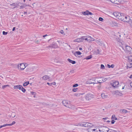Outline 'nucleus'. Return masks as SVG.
I'll list each match as a JSON object with an SVG mask.
<instances>
[{
    "mask_svg": "<svg viewBox=\"0 0 132 132\" xmlns=\"http://www.w3.org/2000/svg\"><path fill=\"white\" fill-rule=\"evenodd\" d=\"M92 57V56L90 55L87 56L84 59H86V60H89L91 59Z\"/></svg>",
    "mask_w": 132,
    "mask_h": 132,
    "instance_id": "nucleus-35",
    "label": "nucleus"
},
{
    "mask_svg": "<svg viewBox=\"0 0 132 132\" xmlns=\"http://www.w3.org/2000/svg\"><path fill=\"white\" fill-rule=\"evenodd\" d=\"M100 68L101 69H105V67L103 64H101V65Z\"/></svg>",
    "mask_w": 132,
    "mask_h": 132,
    "instance_id": "nucleus-43",
    "label": "nucleus"
},
{
    "mask_svg": "<svg viewBox=\"0 0 132 132\" xmlns=\"http://www.w3.org/2000/svg\"><path fill=\"white\" fill-rule=\"evenodd\" d=\"M6 126H7L6 124H5V125H2V126H0V129L3 127H6Z\"/></svg>",
    "mask_w": 132,
    "mask_h": 132,
    "instance_id": "nucleus-50",
    "label": "nucleus"
},
{
    "mask_svg": "<svg viewBox=\"0 0 132 132\" xmlns=\"http://www.w3.org/2000/svg\"><path fill=\"white\" fill-rule=\"evenodd\" d=\"M108 117H106L105 118H103V119H104V120H106L107 119H108Z\"/></svg>",
    "mask_w": 132,
    "mask_h": 132,
    "instance_id": "nucleus-60",
    "label": "nucleus"
},
{
    "mask_svg": "<svg viewBox=\"0 0 132 132\" xmlns=\"http://www.w3.org/2000/svg\"><path fill=\"white\" fill-rule=\"evenodd\" d=\"M108 130V132H119V131L110 129H109Z\"/></svg>",
    "mask_w": 132,
    "mask_h": 132,
    "instance_id": "nucleus-36",
    "label": "nucleus"
},
{
    "mask_svg": "<svg viewBox=\"0 0 132 132\" xmlns=\"http://www.w3.org/2000/svg\"><path fill=\"white\" fill-rule=\"evenodd\" d=\"M85 96H81L80 97V100L82 101H85Z\"/></svg>",
    "mask_w": 132,
    "mask_h": 132,
    "instance_id": "nucleus-33",
    "label": "nucleus"
},
{
    "mask_svg": "<svg viewBox=\"0 0 132 132\" xmlns=\"http://www.w3.org/2000/svg\"><path fill=\"white\" fill-rule=\"evenodd\" d=\"M50 78V77L47 75H45L43 77V79L44 80H46L48 79H49Z\"/></svg>",
    "mask_w": 132,
    "mask_h": 132,
    "instance_id": "nucleus-26",
    "label": "nucleus"
},
{
    "mask_svg": "<svg viewBox=\"0 0 132 132\" xmlns=\"http://www.w3.org/2000/svg\"><path fill=\"white\" fill-rule=\"evenodd\" d=\"M120 111L124 113H126L127 112V110L122 109L120 110Z\"/></svg>",
    "mask_w": 132,
    "mask_h": 132,
    "instance_id": "nucleus-37",
    "label": "nucleus"
},
{
    "mask_svg": "<svg viewBox=\"0 0 132 132\" xmlns=\"http://www.w3.org/2000/svg\"><path fill=\"white\" fill-rule=\"evenodd\" d=\"M15 121H13L10 124H7L6 125H7V126H12V125H13L14 124H15Z\"/></svg>",
    "mask_w": 132,
    "mask_h": 132,
    "instance_id": "nucleus-38",
    "label": "nucleus"
},
{
    "mask_svg": "<svg viewBox=\"0 0 132 132\" xmlns=\"http://www.w3.org/2000/svg\"><path fill=\"white\" fill-rule=\"evenodd\" d=\"M121 2V0H114V1H112L111 2L117 4H119Z\"/></svg>",
    "mask_w": 132,
    "mask_h": 132,
    "instance_id": "nucleus-12",
    "label": "nucleus"
},
{
    "mask_svg": "<svg viewBox=\"0 0 132 132\" xmlns=\"http://www.w3.org/2000/svg\"><path fill=\"white\" fill-rule=\"evenodd\" d=\"M47 84H48L49 86H51L52 85H56V83L55 82H53L49 83L48 82H47Z\"/></svg>",
    "mask_w": 132,
    "mask_h": 132,
    "instance_id": "nucleus-29",
    "label": "nucleus"
},
{
    "mask_svg": "<svg viewBox=\"0 0 132 132\" xmlns=\"http://www.w3.org/2000/svg\"><path fill=\"white\" fill-rule=\"evenodd\" d=\"M87 125L88 126V127H89L90 128L92 127L93 126L92 124L88 122Z\"/></svg>",
    "mask_w": 132,
    "mask_h": 132,
    "instance_id": "nucleus-32",
    "label": "nucleus"
},
{
    "mask_svg": "<svg viewBox=\"0 0 132 132\" xmlns=\"http://www.w3.org/2000/svg\"><path fill=\"white\" fill-rule=\"evenodd\" d=\"M21 4V3H18V4H15V3H13L11 4V5L12 6H14L15 7L14 8L16 7H17V5H19V4Z\"/></svg>",
    "mask_w": 132,
    "mask_h": 132,
    "instance_id": "nucleus-27",
    "label": "nucleus"
},
{
    "mask_svg": "<svg viewBox=\"0 0 132 132\" xmlns=\"http://www.w3.org/2000/svg\"><path fill=\"white\" fill-rule=\"evenodd\" d=\"M9 86H10L9 85H3L2 86V88L3 89H4L7 87H9Z\"/></svg>",
    "mask_w": 132,
    "mask_h": 132,
    "instance_id": "nucleus-44",
    "label": "nucleus"
},
{
    "mask_svg": "<svg viewBox=\"0 0 132 132\" xmlns=\"http://www.w3.org/2000/svg\"><path fill=\"white\" fill-rule=\"evenodd\" d=\"M60 33H61V34H63V33H64V32L62 30H61L60 31Z\"/></svg>",
    "mask_w": 132,
    "mask_h": 132,
    "instance_id": "nucleus-58",
    "label": "nucleus"
},
{
    "mask_svg": "<svg viewBox=\"0 0 132 132\" xmlns=\"http://www.w3.org/2000/svg\"><path fill=\"white\" fill-rule=\"evenodd\" d=\"M74 70H71L70 71V73H68V74H70V73L71 74L72 73H74Z\"/></svg>",
    "mask_w": 132,
    "mask_h": 132,
    "instance_id": "nucleus-45",
    "label": "nucleus"
},
{
    "mask_svg": "<svg viewBox=\"0 0 132 132\" xmlns=\"http://www.w3.org/2000/svg\"><path fill=\"white\" fill-rule=\"evenodd\" d=\"M125 48L126 49V52L128 53H130L132 51V48L129 46L127 45L126 46Z\"/></svg>",
    "mask_w": 132,
    "mask_h": 132,
    "instance_id": "nucleus-4",
    "label": "nucleus"
},
{
    "mask_svg": "<svg viewBox=\"0 0 132 132\" xmlns=\"http://www.w3.org/2000/svg\"><path fill=\"white\" fill-rule=\"evenodd\" d=\"M74 42H82L81 40L80 39V38H77L73 40Z\"/></svg>",
    "mask_w": 132,
    "mask_h": 132,
    "instance_id": "nucleus-19",
    "label": "nucleus"
},
{
    "mask_svg": "<svg viewBox=\"0 0 132 132\" xmlns=\"http://www.w3.org/2000/svg\"><path fill=\"white\" fill-rule=\"evenodd\" d=\"M114 65L113 64H112L111 65H109V64H107L108 67L109 68H113L114 67Z\"/></svg>",
    "mask_w": 132,
    "mask_h": 132,
    "instance_id": "nucleus-31",
    "label": "nucleus"
},
{
    "mask_svg": "<svg viewBox=\"0 0 132 132\" xmlns=\"http://www.w3.org/2000/svg\"><path fill=\"white\" fill-rule=\"evenodd\" d=\"M130 85L132 87V82L130 83Z\"/></svg>",
    "mask_w": 132,
    "mask_h": 132,
    "instance_id": "nucleus-63",
    "label": "nucleus"
},
{
    "mask_svg": "<svg viewBox=\"0 0 132 132\" xmlns=\"http://www.w3.org/2000/svg\"><path fill=\"white\" fill-rule=\"evenodd\" d=\"M115 122V121L114 120L112 119L111 121V124H113Z\"/></svg>",
    "mask_w": 132,
    "mask_h": 132,
    "instance_id": "nucleus-52",
    "label": "nucleus"
},
{
    "mask_svg": "<svg viewBox=\"0 0 132 132\" xmlns=\"http://www.w3.org/2000/svg\"><path fill=\"white\" fill-rule=\"evenodd\" d=\"M88 36H86L85 39V40H87L88 42Z\"/></svg>",
    "mask_w": 132,
    "mask_h": 132,
    "instance_id": "nucleus-54",
    "label": "nucleus"
},
{
    "mask_svg": "<svg viewBox=\"0 0 132 132\" xmlns=\"http://www.w3.org/2000/svg\"><path fill=\"white\" fill-rule=\"evenodd\" d=\"M29 84V81H28L27 82H25L23 84V86H27L28 84Z\"/></svg>",
    "mask_w": 132,
    "mask_h": 132,
    "instance_id": "nucleus-34",
    "label": "nucleus"
},
{
    "mask_svg": "<svg viewBox=\"0 0 132 132\" xmlns=\"http://www.w3.org/2000/svg\"><path fill=\"white\" fill-rule=\"evenodd\" d=\"M120 13L121 14H120V15L119 16V18H118V19L123 21L124 20L123 18L124 17H124V15H125V14L121 13Z\"/></svg>",
    "mask_w": 132,
    "mask_h": 132,
    "instance_id": "nucleus-7",
    "label": "nucleus"
},
{
    "mask_svg": "<svg viewBox=\"0 0 132 132\" xmlns=\"http://www.w3.org/2000/svg\"><path fill=\"white\" fill-rule=\"evenodd\" d=\"M83 123L84 124V127H88V126L87 125V122H84V123Z\"/></svg>",
    "mask_w": 132,
    "mask_h": 132,
    "instance_id": "nucleus-42",
    "label": "nucleus"
},
{
    "mask_svg": "<svg viewBox=\"0 0 132 132\" xmlns=\"http://www.w3.org/2000/svg\"><path fill=\"white\" fill-rule=\"evenodd\" d=\"M31 93L32 95H34L35 94H36V93L35 92H31Z\"/></svg>",
    "mask_w": 132,
    "mask_h": 132,
    "instance_id": "nucleus-55",
    "label": "nucleus"
},
{
    "mask_svg": "<svg viewBox=\"0 0 132 132\" xmlns=\"http://www.w3.org/2000/svg\"><path fill=\"white\" fill-rule=\"evenodd\" d=\"M25 65L23 63H21L19 64L18 66V68L19 69L22 70L24 69L26 67Z\"/></svg>",
    "mask_w": 132,
    "mask_h": 132,
    "instance_id": "nucleus-3",
    "label": "nucleus"
},
{
    "mask_svg": "<svg viewBox=\"0 0 132 132\" xmlns=\"http://www.w3.org/2000/svg\"><path fill=\"white\" fill-rule=\"evenodd\" d=\"M78 85L77 84H76L73 85L72 87H76L78 86Z\"/></svg>",
    "mask_w": 132,
    "mask_h": 132,
    "instance_id": "nucleus-49",
    "label": "nucleus"
},
{
    "mask_svg": "<svg viewBox=\"0 0 132 132\" xmlns=\"http://www.w3.org/2000/svg\"><path fill=\"white\" fill-rule=\"evenodd\" d=\"M86 37V36H84L80 38V39L82 41V42H83L84 40H85Z\"/></svg>",
    "mask_w": 132,
    "mask_h": 132,
    "instance_id": "nucleus-41",
    "label": "nucleus"
},
{
    "mask_svg": "<svg viewBox=\"0 0 132 132\" xmlns=\"http://www.w3.org/2000/svg\"><path fill=\"white\" fill-rule=\"evenodd\" d=\"M106 79L105 78L104 79H103V81L104 82L106 81Z\"/></svg>",
    "mask_w": 132,
    "mask_h": 132,
    "instance_id": "nucleus-62",
    "label": "nucleus"
},
{
    "mask_svg": "<svg viewBox=\"0 0 132 132\" xmlns=\"http://www.w3.org/2000/svg\"><path fill=\"white\" fill-rule=\"evenodd\" d=\"M127 67V68H131L132 67V62H129V63L128 64Z\"/></svg>",
    "mask_w": 132,
    "mask_h": 132,
    "instance_id": "nucleus-24",
    "label": "nucleus"
},
{
    "mask_svg": "<svg viewBox=\"0 0 132 132\" xmlns=\"http://www.w3.org/2000/svg\"><path fill=\"white\" fill-rule=\"evenodd\" d=\"M114 94L116 95H118L120 96H121L122 95V94L119 92L118 90L116 91L115 92Z\"/></svg>",
    "mask_w": 132,
    "mask_h": 132,
    "instance_id": "nucleus-18",
    "label": "nucleus"
},
{
    "mask_svg": "<svg viewBox=\"0 0 132 132\" xmlns=\"http://www.w3.org/2000/svg\"><path fill=\"white\" fill-rule=\"evenodd\" d=\"M120 13L118 12H115L113 13V15L118 19L119 16L120 15Z\"/></svg>",
    "mask_w": 132,
    "mask_h": 132,
    "instance_id": "nucleus-10",
    "label": "nucleus"
},
{
    "mask_svg": "<svg viewBox=\"0 0 132 132\" xmlns=\"http://www.w3.org/2000/svg\"><path fill=\"white\" fill-rule=\"evenodd\" d=\"M54 62L55 63H56L58 64H61V61L58 60L57 58H56L54 60Z\"/></svg>",
    "mask_w": 132,
    "mask_h": 132,
    "instance_id": "nucleus-15",
    "label": "nucleus"
},
{
    "mask_svg": "<svg viewBox=\"0 0 132 132\" xmlns=\"http://www.w3.org/2000/svg\"><path fill=\"white\" fill-rule=\"evenodd\" d=\"M109 128L106 126L101 127V132H108Z\"/></svg>",
    "mask_w": 132,
    "mask_h": 132,
    "instance_id": "nucleus-5",
    "label": "nucleus"
},
{
    "mask_svg": "<svg viewBox=\"0 0 132 132\" xmlns=\"http://www.w3.org/2000/svg\"><path fill=\"white\" fill-rule=\"evenodd\" d=\"M132 20L131 18L128 15H126L123 22L129 23Z\"/></svg>",
    "mask_w": 132,
    "mask_h": 132,
    "instance_id": "nucleus-1",
    "label": "nucleus"
},
{
    "mask_svg": "<svg viewBox=\"0 0 132 132\" xmlns=\"http://www.w3.org/2000/svg\"><path fill=\"white\" fill-rule=\"evenodd\" d=\"M129 78H132V75H131L130 77H129Z\"/></svg>",
    "mask_w": 132,
    "mask_h": 132,
    "instance_id": "nucleus-64",
    "label": "nucleus"
},
{
    "mask_svg": "<svg viewBox=\"0 0 132 132\" xmlns=\"http://www.w3.org/2000/svg\"><path fill=\"white\" fill-rule=\"evenodd\" d=\"M88 42H90L92 41H93L95 39L90 36H88Z\"/></svg>",
    "mask_w": 132,
    "mask_h": 132,
    "instance_id": "nucleus-13",
    "label": "nucleus"
},
{
    "mask_svg": "<svg viewBox=\"0 0 132 132\" xmlns=\"http://www.w3.org/2000/svg\"><path fill=\"white\" fill-rule=\"evenodd\" d=\"M81 53L79 51L76 52L74 53V55L76 56L77 55H80L81 54Z\"/></svg>",
    "mask_w": 132,
    "mask_h": 132,
    "instance_id": "nucleus-25",
    "label": "nucleus"
},
{
    "mask_svg": "<svg viewBox=\"0 0 132 132\" xmlns=\"http://www.w3.org/2000/svg\"><path fill=\"white\" fill-rule=\"evenodd\" d=\"M101 51V50H100L99 49H97L96 50L94 51V53L96 54L97 55L98 54H100Z\"/></svg>",
    "mask_w": 132,
    "mask_h": 132,
    "instance_id": "nucleus-16",
    "label": "nucleus"
},
{
    "mask_svg": "<svg viewBox=\"0 0 132 132\" xmlns=\"http://www.w3.org/2000/svg\"><path fill=\"white\" fill-rule=\"evenodd\" d=\"M88 132H98V131L96 129H94L93 127H90L88 128L87 129Z\"/></svg>",
    "mask_w": 132,
    "mask_h": 132,
    "instance_id": "nucleus-8",
    "label": "nucleus"
},
{
    "mask_svg": "<svg viewBox=\"0 0 132 132\" xmlns=\"http://www.w3.org/2000/svg\"><path fill=\"white\" fill-rule=\"evenodd\" d=\"M77 89H78V88H73L72 89V91L74 92H75L77 91Z\"/></svg>",
    "mask_w": 132,
    "mask_h": 132,
    "instance_id": "nucleus-46",
    "label": "nucleus"
},
{
    "mask_svg": "<svg viewBox=\"0 0 132 132\" xmlns=\"http://www.w3.org/2000/svg\"><path fill=\"white\" fill-rule=\"evenodd\" d=\"M82 14L85 15H92L93 14L92 13L87 10L85 11L82 12Z\"/></svg>",
    "mask_w": 132,
    "mask_h": 132,
    "instance_id": "nucleus-6",
    "label": "nucleus"
},
{
    "mask_svg": "<svg viewBox=\"0 0 132 132\" xmlns=\"http://www.w3.org/2000/svg\"><path fill=\"white\" fill-rule=\"evenodd\" d=\"M119 85V83L118 81H116L114 82L112 85V86L115 88L117 87L118 86V85Z\"/></svg>",
    "mask_w": 132,
    "mask_h": 132,
    "instance_id": "nucleus-9",
    "label": "nucleus"
},
{
    "mask_svg": "<svg viewBox=\"0 0 132 132\" xmlns=\"http://www.w3.org/2000/svg\"><path fill=\"white\" fill-rule=\"evenodd\" d=\"M101 96L102 98H105L107 97L108 95H105L104 93H102L101 94Z\"/></svg>",
    "mask_w": 132,
    "mask_h": 132,
    "instance_id": "nucleus-28",
    "label": "nucleus"
},
{
    "mask_svg": "<svg viewBox=\"0 0 132 132\" xmlns=\"http://www.w3.org/2000/svg\"><path fill=\"white\" fill-rule=\"evenodd\" d=\"M35 42L37 44L39 43V42H40V41L38 40H36L35 41Z\"/></svg>",
    "mask_w": 132,
    "mask_h": 132,
    "instance_id": "nucleus-56",
    "label": "nucleus"
},
{
    "mask_svg": "<svg viewBox=\"0 0 132 132\" xmlns=\"http://www.w3.org/2000/svg\"><path fill=\"white\" fill-rule=\"evenodd\" d=\"M20 9H22L24 8V5L23 6H20Z\"/></svg>",
    "mask_w": 132,
    "mask_h": 132,
    "instance_id": "nucleus-57",
    "label": "nucleus"
},
{
    "mask_svg": "<svg viewBox=\"0 0 132 132\" xmlns=\"http://www.w3.org/2000/svg\"><path fill=\"white\" fill-rule=\"evenodd\" d=\"M51 45L52 48H56L57 47L56 44L55 43H53L52 44H51Z\"/></svg>",
    "mask_w": 132,
    "mask_h": 132,
    "instance_id": "nucleus-22",
    "label": "nucleus"
},
{
    "mask_svg": "<svg viewBox=\"0 0 132 132\" xmlns=\"http://www.w3.org/2000/svg\"><path fill=\"white\" fill-rule=\"evenodd\" d=\"M127 60L129 62H132V56H129L128 57Z\"/></svg>",
    "mask_w": 132,
    "mask_h": 132,
    "instance_id": "nucleus-23",
    "label": "nucleus"
},
{
    "mask_svg": "<svg viewBox=\"0 0 132 132\" xmlns=\"http://www.w3.org/2000/svg\"><path fill=\"white\" fill-rule=\"evenodd\" d=\"M67 60L69 62L71 63L72 64H74L76 63L75 61L72 60L69 58Z\"/></svg>",
    "mask_w": 132,
    "mask_h": 132,
    "instance_id": "nucleus-17",
    "label": "nucleus"
},
{
    "mask_svg": "<svg viewBox=\"0 0 132 132\" xmlns=\"http://www.w3.org/2000/svg\"><path fill=\"white\" fill-rule=\"evenodd\" d=\"M114 39L116 41L119 42L121 43V41L122 40L120 39L118 37L116 36V35H114Z\"/></svg>",
    "mask_w": 132,
    "mask_h": 132,
    "instance_id": "nucleus-11",
    "label": "nucleus"
},
{
    "mask_svg": "<svg viewBox=\"0 0 132 132\" xmlns=\"http://www.w3.org/2000/svg\"><path fill=\"white\" fill-rule=\"evenodd\" d=\"M111 119H113L114 120H117V118L115 117V116L114 114H113L112 116Z\"/></svg>",
    "mask_w": 132,
    "mask_h": 132,
    "instance_id": "nucleus-30",
    "label": "nucleus"
},
{
    "mask_svg": "<svg viewBox=\"0 0 132 132\" xmlns=\"http://www.w3.org/2000/svg\"><path fill=\"white\" fill-rule=\"evenodd\" d=\"M62 104L64 105V106H66V105H65V104L66 103V101L65 100H64L62 101Z\"/></svg>",
    "mask_w": 132,
    "mask_h": 132,
    "instance_id": "nucleus-47",
    "label": "nucleus"
},
{
    "mask_svg": "<svg viewBox=\"0 0 132 132\" xmlns=\"http://www.w3.org/2000/svg\"><path fill=\"white\" fill-rule=\"evenodd\" d=\"M16 27H14L12 29V31H15V30Z\"/></svg>",
    "mask_w": 132,
    "mask_h": 132,
    "instance_id": "nucleus-59",
    "label": "nucleus"
},
{
    "mask_svg": "<svg viewBox=\"0 0 132 132\" xmlns=\"http://www.w3.org/2000/svg\"><path fill=\"white\" fill-rule=\"evenodd\" d=\"M98 20L99 21H100L102 22L103 21L104 19L100 17L98 19Z\"/></svg>",
    "mask_w": 132,
    "mask_h": 132,
    "instance_id": "nucleus-48",
    "label": "nucleus"
},
{
    "mask_svg": "<svg viewBox=\"0 0 132 132\" xmlns=\"http://www.w3.org/2000/svg\"><path fill=\"white\" fill-rule=\"evenodd\" d=\"M106 121L107 122H111L110 121L108 120L107 121Z\"/></svg>",
    "mask_w": 132,
    "mask_h": 132,
    "instance_id": "nucleus-61",
    "label": "nucleus"
},
{
    "mask_svg": "<svg viewBox=\"0 0 132 132\" xmlns=\"http://www.w3.org/2000/svg\"><path fill=\"white\" fill-rule=\"evenodd\" d=\"M83 123H84V122H82L77 126H78L79 125L80 126L84 127V124Z\"/></svg>",
    "mask_w": 132,
    "mask_h": 132,
    "instance_id": "nucleus-39",
    "label": "nucleus"
},
{
    "mask_svg": "<svg viewBox=\"0 0 132 132\" xmlns=\"http://www.w3.org/2000/svg\"><path fill=\"white\" fill-rule=\"evenodd\" d=\"M21 86H22L21 85L15 86H14L13 88L14 89L21 90Z\"/></svg>",
    "mask_w": 132,
    "mask_h": 132,
    "instance_id": "nucleus-14",
    "label": "nucleus"
},
{
    "mask_svg": "<svg viewBox=\"0 0 132 132\" xmlns=\"http://www.w3.org/2000/svg\"><path fill=\"white\" fill-rule=\"evenodd\" d=\"M21 90L22 91L23 93H24L26 91V89L23 87L22 86L21 87Z\"/></svg>",
    "mask_w": 132,
    "mask_h": 132,
    "instance_id": "nucleus-40",
    "label": "nucleus"
},
{
    "mask_svg": "<svg viewBox=\"0 0 132 132\" xmlns=\"http://www.w3.org/2000/svg\"><path fill=\"white\" fill-rule=\"evenodd\" d=\"M101 83V82H97V83H94V82H93L92 81H91L90 80L87 81L86 82V83L87 84H92V83H93L94 84H97V83H100V84Z\"/></svg>",
    "mask_w": 132,
    "mask_h": 132,
    "instance_id": "nucleus-20",
    "label": "nucleus"
},
{
    "mask_svg": "<svg viewBox=\"0 0 132 132\" xmlns=\"http://www.w3.org/2000/svg\"><path fill=\"white\" fill-rule=\"evenodd\" d=\"M8 34V32H6L5 31H3V34L4 35H6Z\"/></svg>",
    "mask_w": 132,
    "mask_h": 132,
    "instance_id": "nucleus-51",
    "label": "nucleus"
},
{
    "mask_svg": "<svg viewBox=\"0 0 132 132\" xmlns=\"http://www.w3.org/2000/svg\"><path fill=\"white\" fill-rule=\"evenodd\" d=\"M93 95L92 94H87L85 96V100L87 101H89L91 99L93 98Z\"/></svg>",
    "mask_w": 132,
    "mask_h": 132,
    "instance_id": "nucleus-2",
    "label": "nucleus"
},
{
    "mask_svg": "<svg viewBox=\"0 0 132 132\" xmlns=\"http://www.w3.org/2000/svg\"><path fill=\"white\" fill-rule=\"evenodd\" d=\"M84 93H75L74 94V95L77 97H79L80 96V95H84Z\"/></svg>",
    "mask_w": 132,
    "mask_h": 132,
    "instance_id": "nucleus-21",
    "label": "nucleus"
},
{
    "mask_svg": "<svg viewBox=\"0 0 132 132\" xmlns=\"http://www.w3.org/2000/svg\"><path fill=\"white\" fill-rule=\"evenodd\" d=\"M129 24L130 25L131 27L132 28V20L130 22Z\"/></svg>",
    "mask_w": 132,
    "mask_h": 132,
    "instance_id": "nucleus-53",
    "label": "nucleus"
}]
</instances>
